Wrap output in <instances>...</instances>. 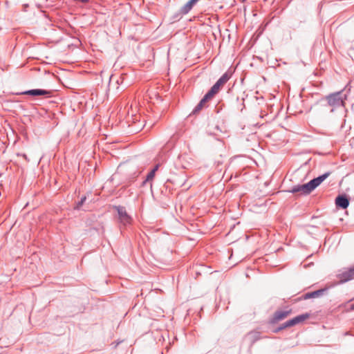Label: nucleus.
Returning a JSON list of instances; mask_svg holds the SVG:
<instances>
[{
    "label": "nucleus",
    "mask_w": 354,
    "mask_h": 354,
    "mask_svg": "<svg viewBox=\"0 0 354 354\" xmlns=\"http://www.w3.org/2000/svg\"><path fill=\"white\" fill-rule=\"evenodd\" d=\"M132 122L134 123L135 126V128L134 129L132 130V131L138 132L140 131L144 127L143 122H140V120L138 119L139 116L132 115Z\"/></svg>",
    "instance_id": "obj_17"
},
{
    "label": "nucleus",
    "mask_w": 354,
    "mask_h": 354,
    "mask_svg": "<svg viewBox=\"0 0 354 354\" xmlns=\"http://www.w3.org/2000/svg\"><path fill=\"white\" fill-rule=\"evenodd\" d=\"M313 192L309 183L302 184V185H297L292 187L291 190H290V192L292 194H297L300 193L303 195H308L310 194Z\"/></svg>",
    "instance_id": "obj_9"
},
{
    "label": "nucleus",
    "mask_w": 354,
    "mask_h": 354,
    "mask_svg": "<svg viewBox=\"0 0 354 354\" xmlns=\"http://www.w3.org/2000/svg\"><path fill=\"white\" fill-rule=\"evenodd\" d=\"M18 95H26L31 96H44L45 97H50L53 95V91L49 90L35 88L27 90L17 93Z\"/></svg>",
    "instance_id": "obj_5"
},
{
    "label": "nucleus",
    "mask_w": 354,
    "mask_h": 354,
    "mask_svg": "<svg viewBox=\"0 0 354 354\" xmlns=\"http://www.w3.org/2000/svg\"><path fill=\"white\" fill-rule=\"evenodd\" d=\"M335 205L337 207L344 209L349 205V200L346 195H338L335 198Z\"/></svg>",
    "instance_id": "obj_13"
},
{
    "label": "nucleus",
    "mask_w": 354,
    "mask_h": 354,
    "mask_svg": "<svg viewBox=\"0 0 354 354\" xmlns=\"http://www.w3.org/2000/svg\"><path fill=\"white\" fill-rule=\"evenodd\" d=\"M309 317H310V314L307 313H304V314L299 315L284 322L283 324H281L279 326L274 328L273 330V332L274 333H278L280 331H281L287 328H290L292 326H294L298 324H300V323L304 322L305 320L308 319Z\"/></svg>",
    "instance_id": "obj_3"
},
{
    "label": "nucleus",
    "mask_w": 354,
    "mask_h": 354,
    "mask_svg": "<svg viewBox=\"0 0 354 354\" xmlns=\"http://www.w3.org/2000/svg\"><path fill=\"white\" fill-rule=\"evenodd\" d=\"M337 278L339 279L338 284L346 283L354 279V266L337 274Z\"/></svg>",
    "instance_id": "obj_7"
},
{
    "label": "nucleus",
    "mask_w": 354,
    "mask_h": 354,
    "mask_svg": "<svg viewBox=\"0 0 354 354\" xmlns=\"http://www.w3.org/2000/svg\"><path fill=\"white\" fill-rule=\"evenodd\" d=\"M160 167V164H156L153 168L151 169V171H153L155 173L158 170Z\"/></svg>",
    "instance_id": "obj_20"
},
{
    "label": "nucleus",
    "mask_w": 354,
    "mask_h": 354,
    "mask_svg": "<svg viewBox=\"0 0 354 354\" xmlns=\"http://www.w3.org/2000/svg\"><path fill=\"white\" fill-rule=\"evenodd\" d=\"M351 309H352V310H354V304H352V306H351Z\"/></svg>",
    "instance_id": "obj_24"
},
{
    "label": "nucleus",
    "mask_w": 354,
    "mask_h": 354,
    "mask_svg": "<svg viewBox=\"0 0 354 354\" xmlns=\"http://www.w3.org/2000/svg\"><path fill=\"white\" fill-rule=\"evenodd\" d=\"M330 174V172L328 171L322 175L319 176L318 177L314 178L313 179L310 180L308 183L310 184V186L313 191L315 189H316L324 180H325Z\"/></svg>",
    "instance_id": "obj_12"
},
{
    "label": "nucleus",
    "mask_w": 354,
    "mask_h": 354,
    "mask_svg": "<svg viewBox=\"0 0 354 354\" xmlns=\"http://www.w3.org/2000/svg\"><path fill=\"white\" fill-rule=\"evenodd\" d=\"M232 74L233 72L231 71V69H228L224 74L222 75V76L216 82V83L206 93L212 98H213L231 78Z\"/></svg>",
    "instance_id": "obj_2"
},
{
    "label": "nucleus",
    "mask_w": 354,
    "mask_h": 354,
    "mask_svg": "<svg viewBox=\"0 0 354 354\" xmlns=\"http://www.w3.org/2000/svg\"><path fill=\"white\" fill-rule=\"evenodd\" d=\"M328 288L325 287L313 292H306L299 297V300L318 298L328 293Z\"/></svg>",
    "instance_id": "obj_8"
},
{
    "label": "nucleus",
    "mask_w": 354,
    "mask_h": 354,
    "mask_svg": "<svg viewBox=\"0 0 354 354\" xmlns=\"http://www.w3.org/2000/svg\"><path fill=\"white\" fill-rule=\"evenodd\" d=\"M346 98V94H344L343 91H340L325 96L319 100V102L323 106H332L333 109L330 110V112H333L335 108L345 106Z\"/></svg>",
    "instance_id": "obj_1"
},
{
    "label": "nucleus",
    "mask_w": 354,
    "mask_h": 354,
    "mask_svg": "<svg viewBox=\"0 0 354 354\" xmlns=\"http://www.w3.org/2000/svg\"><path fill=\"white\" fill-rule=\"evenodd\" d=\"M199 0H189L180 10V15L187 14Z\"/></svg>",
    "instance_id": "obj_15"
},
{
    "label": "nucleus",
    "mask_w": 354,
    "mask_h": 354,
    "mask_svg": "<svg viewBox=\"0 0 354 354\" xmlns=\"http://www.w3.org/2000/svg\"><path fill=\"white\" fill-rule=\"evenodd\" d=\"M113 209L118 212L120 223L124 227L131 224V216L127 212L126 208L121 205H114Z\"/></svg>",
    "instance_id": "obj_4"
},
{
    "label": "nucleus",
    "mask_w": 354,
    "mask_h": 354,
    "mask_svg": "<svg viewBox=\"0 0 354 354\" xmlns=\"http://www.w3.org/2000/svg\"><path fill=\"white\" fill-rule=\"evenodd\" d=\"M189 166V163L187 162V164H183L182 163V167L184 168V169H187Z\"/></svg>",
    "instance_id": "obj_22"
},
{
    "label": "nucleus",
    "mask_w": 354,
    "mask_h": 354,
    "mask_svg": "<svg viewBox=\"0 0 354 354\" xmlns=\"http://www.w3.org/2000/svg\"><path fill=\"white\" fill-rule=\"evenodd\" d=\"M156 173L153 171H150L146 176V178L142 182L141 186H145L147 183H150V188L152 191V180L154 178Z\"/></svg>",
    "instance_id": "obj_16"
},
{
    "label": "nucleus",
    "mask_w": 354,
    "mask_h": 354,
    "mask_svg": "<svg viewBox=\"0 0 354 354\" xmlns=\"http://www.w3.org/2000/svg\"><path fill=\"white\" fill-rule=\"evenodd\" d=\"M140 174V171H139L138 170H136L133 172H132L131 174H130L127 177L128 183L131 184L133 182H134L136 180V179L139 176Z\"/></svg>",
    "instance_id": "obj_18"
},
{
    "label": "nucleus",
    "mask_w": 354,
    "mask_h": 354,
    "mask_svg": "<svg viewBox=\"0 0 354 354\" xmlns=\"http://www.w3.org/2000/svg\"><path fill=\"white\" fill-rule=\"evenodd\" d=\"M212 99V98L209 95L205 93L203 97L201 100L198 104L194 109L192 113H198L205 106V104Z\"/></svg>",
    "instance_id": "obj_14"
},
{
    "label": "nucleus",
    "mask_w": 354,
    "mask_h": 354,
    "mask_svg": "<svg viewBox=\"0 0 354 354\" xmlns=\"http://www.w3.org/2000/svg\"><path fill=\"white\" fill-rule=\"evenodd\" d=\"M86 197L85 196H82L80 199V201H78L76 204V205L75 206V209H77L79 210L80 209V207L82 206V205L84 203V202L86 201Z\"/></svg>",
    "instance_id": "obj_19"
},
{
    "label": "nucleus",
    "mask_w": 354,
    "mask_h": 354,
    "mask_svg": "<svg viewBox=\"0 0 354 354\" xmlns=\"http://www.w3.org/2000/svg\"><path fill=\"white\" fill-rule=\"evenodd\" d=\"M24 11H26V9L28 8V4H24Z\"/></svg>",
    "instance_id": "obj_23"
},
{
    "label": "nucleus",
    "mask_w": 354,
    "mask_h": 354,
    "mask_svg": "<svg viewBox=\"0 0 354 354\" xmlns=\"http://www.w3.org/2000/svg\"><path fill=\"white\" fill-rule=\"evenodd\" d=\"M261 338V333L257 330L250 331L245 336V339L249 342L250 347H252Z\"/></svg>",
    "instance_id": "obj_10"
},
{
    "label": "nucleus",
    "mask_w": 354,
    "mask_h": 354,
    "mask_svg": "<svg viewBox=\"0 0 354 354\" xmlns=\"http://www.w3.org/2000/svg\"><path fill=\"white\" fill-rule=\"evenodd\" d=\"M186 158H187V156L185 154L180 155L178 156V158H179L180 161H183V160H185Z\"/></svg>",
    "instance_id": "obj_21"
},
{
    "label": "nucleus",
    "mask_w": 354,
    "mask_h": 354,
    "mask_svg": "<svg viewBox=\"0 0 354 354\" xmlns=\"http://www.w3.org/2000/svg\"><path fill=\"white\" fill-rule=\"evenodd\" d=\"M217 164H218V166L220 164H221V162L220 161H218Z\"/></svg>",
    "instance_id": "obj_25"
},
{
    "label": "nucleus",
    "mask_w": 354,
    "mask_h": 354,
    "mask_svg": "<svg viewBox=\"0 0 354 354\" xmlns=\"http://www.w3.org/2000/svg\"><path fill=\"white\" fill-rule=\"evenodd\" d=\"M292 313V310H277L273 314L272 318H270L269 323L270 324H275L279 322L286 319L288 315Z\"/></svg>",
    "instance_id": "obj_6"
},
{
    "label": "nucleus",
    "mask_w": 354,
    "mask_h": 354,
    "mask_svg": "<svg viewBox=\"0 0 354 354\" xmlns=\"http://www.w3.org/2000/svg\"><path fill=\"white\" fill-rule=\"evenodd\" d=\"M330 174V172L328 171L322 175L319 176L318 177L314 178L313 179L310 180L308 183L310 184V186L313 191L315 189H316L324 180H325Z\"/></svg>",
    "instance_id": "obj_11"
}]
</instances>
